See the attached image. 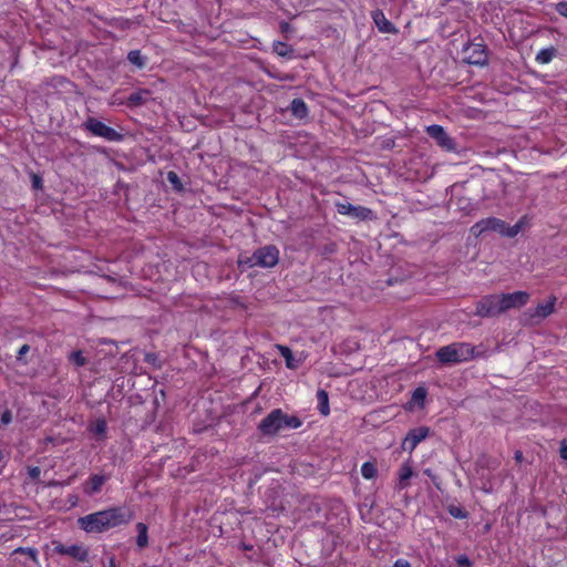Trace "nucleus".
I'll list each match as a JSON object with an SVG mask.
<instances>
[{
	"mask_svg": "<svg viewBox=\"0 0 567 567\" xmlns=\"http://www.w3.org/2000/svg\"><path fill=\"white\" fill-rule=\"evenodd\" d=\"M131 518L132 515L128 511L121 507H112L80 517L78 525L85 533L99 534L126 524Z\"/></svg>",
	"mask_w": 567,
	"mask_h": 567,
	"instance_id": "nucleus-1",
	"label": "nucleus"
},
{
	"mask_svg": "<svg viewBox=\"0 0 567 567\" xmlns=\"http://www.w3.org/2000/svg\"><path fill=\"white\" fill-rule=\"evenodd\" d=\"M481 354V351H477L474 346L466 342H454L442 347L436 351V358L443 364H457L466 362L471 359L480 357Z\"/></svg>",
	"mask_w": 567,
	"mask_h": 567,
	"instance_id": "nucleus-2",
	"label": "nucleus"
},
{
	"mask_svg": "<svg viewBox=\"0 0 567 567\" xmlns=\"http://www.w3.org/2000/svg\"><path fill=\"white\" fill-rule=\"evenodd\" d=\"M301 422L298 417L284 413L280 409L270 412L259 424L265 435H274L286 429H298Z\"/></svg>",
	"mask_w": 567,
	"mask_h": 567,
	"instance_id": "nucleus-3",
	"label": "nucleus"
},
{
	"mask_svg": "<svg viewBox=\"0 0 567 567\" xmlns=\"http://www.w3.org/2000/svg\"><path fill=\"white\" fill-rule=\"evenodd\" d=\"M523 221H518L513 226H508L505 221L489 217L482 219L471 227V234L478 237L488 231H496L506 237H515L522 229Z\"/></svg>",
	"mask_w": 567,
	"mask_h": 567,
	"instance_id": "nucleus-4",
	"label": "nucleus"
},
{
	"mask_svg": "<svg viewBox=\"0 0 567 567\" xmlns=\"http://www.w3.org/2000/svg\"><path fill=\"white\" fill-rule=\"evenodd\" d=\"M279 260V250L275 246H266L254 252L251 257H239V265L245 267L260 266L271 268Z\"/></svg>",
	"mask_w": 567,
	"mask_h": 567,
	"instance_id": "nucleus-5",
	"label": "nucleus"
},
{
	"mask_svg": "<svg viewBox=\"0 0 567 567\" xmlns=\"http://www.w3.org/2000/svg\"><path fill=\"white\" fill-rule=\"evenodd\" d=\"M475 313L480 317H495L503 313L499 295L483 297L476 305Z\"/></svg>",
	"mask_w": 567,
	"mask_h": 567,
	"instance_id": "nucleus-6",
	"label": "nucleus"
},
{
	"mask_svg": "<svg viewBox=\"0 0 567 567\" xmlns=\"http://www.w3.org/2000/svg\"><path fill=\"white\" fill-rule=\"evenodd\" d=\"M84 127L90 131L93 135L102 137L110 142L120 141L122 135L116 132L114 128L107 126L103 122L90 117L85 123Z\"/></svg>",
	"mask_w": 567,
	"mask_h": 567,
	"instance_id": "nucleus-7",
	"label": "nucleus"
},
{
	"mask_svg": "<svg viewBox=\"0 0 567 567\" xmlns=\"http://www.w3.org/2000/svg\"><path fill=\"white\" fill-rule=\"evenodd\" d=\"M336 207L339 214L354 219L365 220L373 218V212L363 206H354L348 202H339L336 204Z\"/></svg>",
	"mask_w": 567,
	"mask_h": 567,
	"instance_id": "nucleus-8",
	"label": "nucleus"
},
{
	"mask_svg": "<svg viewBox=\"0 0 567 567\" xmlns=\"http://www.w3.org/2000/svg\"><path fill=\"white\" fill-rule=\"evenodd\" d=\"M501 305L503 312L509 309H518L525 306L529 300V293L526 291H515L512 293H501Z\"/></svg>",
	"mask_w": 567,
	"mask_h": 567,
	"instance_id": "nucleus-9",
	"label": "nucleus"
},
{
	"mask_svg": "<svg viewBox=\"0 0 567 567\" xmlns=\"http://www.w3.org/2000/svg\"><path fill=\"white\" fill-rule=\"evenodd\" d=\"M427 435L429 429L425 426L411 430L402 442V450L412 453L417 444L425 440Z\"/></svg>",
	"mask_w": 567,
	"mask_h": 567,
	"instance_id": "nucleus-10",
	"label": "nucleus"
},
{
	"mask_svg": "<svg viewBox=\"0 0 567 567\" xmlns=\"http://www.w3.org/2000/svg\"><path fill=\"white\" fill-rule=\"evenodd\" d=\"M426 133L436 141L437 145L446 151L455 148L453 140L447 135L441 125H430L426 127Z\"/></svg>",
	"mask_w": 567,
	"mask_h": 567,
	"instance_id": "nucleus-11",
	"label": "nucleus"
},
{
	"mask_svg": "<svg viewBox=\"0 0 567 567\" xmlns=\"http://www.w3.org/2000/svg\"><path fill=\"white\" fill-rule=\"evenodd\" d=\"M465 59L470 64L483 65L487 62L485 47L482 43H472L465 49Z\"/></svg>",
	"mask_w": 567,
	"mask_h": 567,
	"instance_id": "nucleus-12",
	"label": "nucleus"
},
{
	"mask_svg": "<svg viewBox=\"0 0 567 567\" xmlns=\"http://www.w3.org/2000/svg\"><path fill=\"white\" fill-rule=\"evenodd\" d=\"M109 480L106 475L94 474L84 484L83 491L87 495H94L101 492L102 486Z\"/></svg>",
	"mask_w": 567,
	"mask_h": 567,
	"instance_id": "nucleus-13",
	"label": "nucleus"
},
{
	"mask_svg": "<svg viewBox=\"0 0 567 567\" xmlns=\"http://www.w3.org/2000/svg\"><path fill=\"white\" fill-rule=\"evenodd\" d=\"M555 303H556V298L553 297L550 299H548L546 302L544 303H539L533 313H530V318L532 319H545L546 317H548L549 315H551L554 312V309H555Z\"/></svg>",
	"mask_w": 567,
	"mask_h": 567,
	"instance_id": "nucleus-14",
	"label": "nucleus"
},
{
	"mask_svg": "<svg viewBox=\"0 0 567 567\" xmlns=\"http://www.w3.org/2000/svg\"><path fill=\"white\" fill-rule=\"evenodd\" d=\"M372 18L378 29L383 33H390L394 31L393 24L385 18L381 10L372 12Z\"/></svg>",
	"mask_w": 567,
	"mask_h": 567,
	"instance_id": "nucleus-15",
	"label": "nucleus"
},
{
	"mask_svg": "<svg viewBox=\"0 0 567 567\" xmlns=\"http://www.w3.org/2000/svg\"><path fill=\"white\" fill-rule=\"evenodd\" d=\"M426 390L422 386L416 388L413 393L411 401L409 402V409L412 410L414 406L422 408L426 398Z\"/></svg>",
	"mask_w": 567,
	"mask_h": 567,
	"instance_id": "nucleus-16",
	"label": "nucleus"
},
{
	"mask_svg": "<svg viewBox=\"0 0 567 567\" xmlns=\"http://www.w3.org/2000/svg\"><path fill=\"white\" fill-rule=\"evenodd\" d=\"M68 556L78 559L79 561H86L89 558V550L81 545L69 546Z\"/></svg>",
	"mask_w": 567,
	"mask_h": 567,
	"instance_id": "nucleus-17",
	"label": "nucleus"
},
{
	"mask_svg": "<svg viewBox=\"0 0 567 567\" xmlns=\"http://www.w3.org/2000/svg\"><path fill=\"white\" fill-rule=\"evenodd\" d=\"M278 349L286 361L287 368L297 369L300 365V360H296L293 358V354L288 347L279 346Z\"/></svg>",
	"mask_w": 567,
	"mask_h": 567,
	"instance_id": "nucleus-18",
	"label": "nucleus"
},
{
	"mask_svg": "<svg viewBox=\"0 0 567 567\" xmlns=\"http://www.w3.org/2000/svg\"><path fill=\"white\" fill-rule=\"evenodd\" d=\"M291 112L298 118L306 117L308 110L306 103L300 99H295L291 102Z\"/></svg>",
	"mask_w": 567,
	"mask_h": 567,
	"instance_id": "nucleus-19",
	"label": "nucleus"
},
{
	"mask_svg": "<svg viewBox=\"0 0 567 567\" xmlns=\"http://www.w3.org/2000/svg\"><path fill=\"white\" fill-rule=\"evenodd\" d=\"M317 400L318 409L321 412V414L328 415L330 412L328 393L324 390H319L317 392Z\"/></svg>",
	"mask_w": 567,
	"mask_h": 567,
	"instance_id": "nucleus-20",
	"label": "nucleus"
},
{
	"mask_svg": "<svg viewBox=\"0 0 567 567\" xmlns=\"http://www.w3.org/2000/svg\"><path fill=\"white\" fill-rule=\"evenodd\" d=\"M412 475V467L408 463H404L399 471V485L401 488L406 487V482L411 478Z\"/></svg>",
	"mask_w": 567,
	"mask_h": 567,
	"instance_id": "nucleus-21",
	"label": "nucleus"
},
{
	"mask_svg": "<svg viewBox=\"0 0 567 567\" xmlns=\"http://www.w3.org/2000/svg\"><path fill=\"white\" fill-rule=\"evenodd\" d=\"M136 529H137V539H136V543H137V546L143 548L147 545L148 543V537H147V527L145 524L143 523H138L136 525Z\"/></svg>",
	"mask_w": 567,
	"mask_h": 567,
	"instance_id": "nucleus-22",
	"label": "nucleus"
},
{
	"mask_svg": "<svg viewBox=\"0 0 567 567\" xmlns=\"http://www.w3.org/2000/svg\"><path fill=\"white\" fill-rule=\"evenodd\" d=\"M90 431L99 437H103L106 432V422L103 419H97L90 425Z\"/></svg>",
	"mask_w": 567,
	"mask_h": 567,
	"instance_id": "nucleus-23",
	"label": "nucleus"
},
{
	"mask_svg": "<svg viewBox=\"0 0 567 567\" xmlns=\"http://www.w3.org/2000/svg\"><path fill=\"white\" fill-rule=\"evenodd\" d=\"M555 55L554 49H543L536 55V61L540 64L549 63Z\"/></svg>",
	"mask_w": 567,
	"mask_h": 567,
	"instance_id": "nucleus-24",
	"label": "nucleus"
},
{
	"mask_svg": "<svg viewBox=\"0 0 567 567\" xmlns=\"http://www.w3.org/2000/svg\"><path fill=\"white\" fill-rule=\"evenodd\" d=\"M361 474L365 480H372L377 475V467L371 462H365L361 466Z\"/></svg>",
	"mask_w": 567,
	"mask_h": 567,
	"instance_id": "nucleus-25",
	"label": "nucleus"
},
{
	"mask_svg": "<svg viewBox=\"0 0 567 567\" xmlns=\"http://www.w3.org/2000/svg\"><path fill=\"white\" fill-rule=\"evenodd\" d=\"M147 97H148V92H146V91L136 92V93H133L130 95L128 103L131 105H141L144 102H146Z\"/></svg>",
	"mask_w": 567,
	"mask_h": 567,
	"instance_id": "nucleus-26",
	"label": "nucleus"
},
{
	"mask_svg": "<svg viewBox=\"0 0 567 567\" xmlns=\"http://www.w3.org/2000/svg\"><path fill=\"white\" fill-rule=\"evenodd\" d=\"M274 51L280 56H288L292 50L284 42H276L274 44Z\"/></svg>",
	"mask_w": 567,
	"mask_h": 567,
	"instance_id": "nucleus-27",
	"label": "nucleus"
},
{
	"mask_svg": "<svg viewBox=\"0 0 567 567\" xmlns=\"http://www.w3.org/2000/svg\"><path fill=\"white\" fill-rule=\"evenodd\" d=\"M127 59L132 64H134L138 68H142L144 65V60L141 55V52L137 50L131 51L127 55Z\"/></svg>",
	"mask_w": 567,
	"mask_h": 567,
	"instance_id": "nucleus-28",
	"label": "nucleus"
},
{
	"mask_svg": "<svg viewBox=\"0 0 567 567\" xmlns=\"http://www.w3.org/2000/svg\"><path fill=\"white\" fill-rule=\"evenodd\" d=\"M70 360L75 363L78 367H82L85 364V358L83 357L81 351H74L70 354Z\"/></svg>",
	"mask_w": 567,
	"mask_h": 567,
	"instance_id": "nucleus-29",
	"label": "nucleus"
},
{
	"mask_svg": "<svg viewBox=\"0 0 567 567\" xmlns=\"http://www.w3.org/2000/svg\"><path fill=\"white\" fill-rule=\"evenodd\" d=\"M168 182L177 189L181 188V181L178 175L175 172H168L167 174Z\"/></svg>",
	"mask_w": 567,
	"mask_h": 567,
	"instance_id": "nucleus-30",
	"label": "nucleus"
},
{
	"mask_svg": "<svg viewBox=\"0 0 567 567\" xmlns=\"http://www.w3.org/2000/svg\"><path fill=\"white\" fill-rule=\"evenodd\" d=\"M11 420H12L11 412L4 411L1 415V424L8 425L11 422Z\"/></svg>",
	"mask_w": 567,
	"mask_h": 567,
	"instance_id": "nucleus-31",
	"label": "nucleus"
},
{
	"mask_svg": "<svg viewBox=\"0 0 567 567\" xmlns=\"http://www.w3.org/2000/svg\"><path fill=\"white\" fill-rule=\"evenodd\" d=\"M30 350L28 344H23L18 351V359L21 360Z\"/></svg>",
	"mask_w": 567,
	"mask_h": 567,
	"instance_id": "nucleus-32",
	"label": "nucleus"
},
{
	"mask_svg": "<svg viewBox=\"0 0 567 567\" xmlns=\"http://www.w3.org/2000/svg\"><path fill=\"white\" fill-rule=\"evenodd\" d=\"M40 474H41V470L39 467H32L29 470V475L33 480L39 478Z\"/></svg>",
	"mask_w": 567,
	"mask_h": 567,
	"instance_id": "nucleus-33",
	"label": "nucleus"
},
{
	"mask_svg": "<svg viewBox=\"0 0 567 567\" xmlns=\"http://www.w3.org/2000/svg\"><path fill=\"white\" fill-rule=\"evenodd\" d=\"M557 11L567 18V1L566 2H561L557 6Z\"/></svg>",
	"mask_w": 567,
	"mask_h": 567,
	"instance_id": "nucleus-34",
	"label": "nucleus"
},
{
	"mask_svg": "<svg viewBox=\"0 0 567 567\" xmlns=\"http://www.w3.org/2000/svg\"><path fill=\"white\" fill-rule=\"evenodd\" d=\"M450 513H451L454 517H456V518H464V517H465L464 512H463L462 509H460V508H452V509L450 511Z\"/></svg>",
	"mask_w": 567,
	"mask_h": 567,
	"instance_id": "nucleus-35",
	"label": "nucleus"
},
{
	"mask_svg": "<svg viewBox=\"0 0 567 567\" xmlns=\"http://www.w3.org/2000/svg\"><path fill=\"white\" fill-rule=\"evenodd\" d=\"M456 561H457V564H458V565H461V566H470V565H471L470 559H468L466 556H463V555H462V556H458V557L456 558Z\"/></svg>",
	"mask_w": 567,
	"mask_h": 567,
	"instance_id": "nucleus-36",
	"label": "nucleus"
},
{
	"mask_svg": "<svg viewBox=\"0 0 567 567\" xmlns=\"http://www.w3.org/2000/svg\"><path fill=\"white\" fill-rule=\"evenodd\" d=\"M393 567H411L410 563L406 559H398Z\"/></svg>",
	"mask_w": 567,
	"mask_h": 567,
	"instance_id": "nucleus-37",
	"label": "nucleus"
},
{
	"mask_svg": "<svg viewBox=\"0 0 567 567\" xmlns=\"http://www.w3.org/2000/svg\"><path fill=\"white\" fill-rule=\"evenodd\" d=\"M56 553L68 555L69 546L59 545L55 547Z\"/></svg>",
	"mask_w": 567,
	"mask_h": 567,
	"instance_id": "nucleus-38",
	"label": "nucleus"
},
{
	"mask_svg": "<svg viewBox=\"0 0 567 567\" xmlns=\"http://www.w3.org/2000/svg\"><path fill=\"white\" fill-rule=\"evenodd\" d=\"M559 453H560V457L563 460L567 461V445L566 444L561 445Z\"/></svg>",
	"mask_w": 567,
	"mask_h": 567,
	"instance_id": "nucleus-39",
	"label": "nucleus"
},
{
	"mask_svg": "<svg viewBox=\"0 0 567 567\" xmlns=\"http://www.w3.org/2000/svg\"><path fill=\"white\" fill-rule=\"evenodd\" d=\"M29 555L32 557V559H35V551L32 549H28Z\"/></svg>",
	"mask_w": 567,
	"mask_h": 567,
	"instance_id": "nucleus-40",
	"label": "nucleus"
},
{
	"mask_svg": "<svg viewBox=\"0 0 567 567\" xmlns=\"http://www.w3.org/2000/svg\"><path fill=\"white\" fill-rule=\"evenodd\" d=\"M520 457H522V453H520V452H517V453H516V460H520Z\"/></svg>",
	"mask_w": 567,
	"mask_h": 567,
	"instance_id": "nucleus-41",
	"label": "nucleus"
},
{
	"mask_svg": "<svg viewBox=\"0 0 567 567\" xmlns=\"http://www.w3.org/2000/svg\"><path fill=\"white\" fill-rule=\"evenodd\" d=\"M39 183H40V181L35 177V178H34V185H35V186H38V185H39Z\"/></svg>",
	"mask_w": 567,
	"mask_h": 567,
	"instance_id": "nucleus-42",
	"label": "nucleus"
},
{
	"mask_svg": "<svg viewBox=\"0 0 567 567\" xmlns=\"http://www.w3.org/2000/svg\"><path fill=\"white\" fill-rule=\"evenodd\" d=\"M3 460V454L0 452V462Z\"/></svg>",
	"mask_w": 567,
	"mask_h": 567,
	"instance_id": "nucleus-43",
	"label": "nucleus"
},
{
	"mask_svg": "<svg viewBox=\"0 0 567 567\" xmlns=\"http://www.w3.org/2000/svg\"><path fill=\"white\" fill-rule=\"evenodd\" d=\"M110 567H114V561L113 560H111Z\"/></svg>",
	"mask_w": 567,
	"mask_h": 567,
	"instance_id": "nucleus-44",
	"label": "nucleus"
},
{
	"mask_svg": "<svg viewBox=\"0 0 567 567\" xmlns=\"http://www.w3.org/2000/svg\"><path fill=\"white\" fill-rule=\"evenodd\" d=\"M110 567H114V561L113 560H111Z\"/></svg>",
	"mask_w": 567,
	"mask_h": 567,
	"instance_id": "nucleus-45",
	"label": "nucleus"
}]
</instances>
